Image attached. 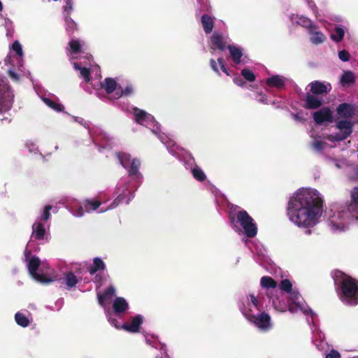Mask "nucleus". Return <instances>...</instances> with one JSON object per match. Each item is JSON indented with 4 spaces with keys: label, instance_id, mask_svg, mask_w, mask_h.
<instances>
[{
    "label": "nucleus",
    "instance_id": "obj_1",
    "mask_svg": "<svg viewBox=\"0 0 358 358\" xmlns=\"http://www.w3.org/2000/svg\"><path fill=\"white\" fill-rule=\"evenodd\" d=\"M323 212V200L316 189H302L290 198L287 213L299 227H313Z\"/></svg>",
    "mask_w": 358,
    "mask_h": 358
},
{
    "label": "nucleus",
    "instance_id": "obj_2",
    "mask_svg": "<svg viewBox=\"0 0 358 358\" xmlns=\"http://www.w3.org/2000/svg\"><path fill=\"white\" fill-rule=\"evenodd\" d=\"M335 283H339L340 299L346 300L352 305L358 303V281L342 271H337L334 276Z\"/></svg>",
    "mask_w": 358,
    "mask_h": 358
},
{
    "label": "nucleus",
    "instance_id": "obj_3",
    "mask_svg": "<svg viewBox=\"0 0 358 358\" xmlns=\"http://www.w3.org/2000/svg\"><path fill=\"white\" fill-rule=\"evenodd\" d=\"M229 220L231 227L234 230H240L237 225V224H239L247 237L253 238L257 235V224L246 210H241L236 213H230Z\"/></svg>",
    "mask_w": 358,
    "mask_h": 358
},
{
    "label": "nucleus",
    "instance_id": "obj_4",
    "mask_svg": "<svg viewBox=\"0 0 358 358\" xmlns=\"http://www.w3.org/2000/svg\"><path fill=\"white\" fill-rule=\"evenodd\" d=\"M14 95L9 85L5 80L0 79V112L10 109L13 102Z\"/></svg>",
    "mask_w": 358,
    "mask_h": 358
},
{
    "label": "nucleus",
    "instance_id": "obj_5",
    "mask_svg": "<svg viewBox=\"0 0 358 358\" xmlns=\"http://www.w3.org/2000/svg\"><path fill=\"white\" fill-rule=\"evenodd\" d=\"M40 265L41 260L38 257L34 256L29 259L28 263V271L30 275L36 281L43 284H48L53 282V279L52 278L44 274L37 273Z\"/></svg>",
    "mask_w": 358,
    "mask_h": 358
},
{
    "label": "nucleus",
    "instance_id": "obj_6",
    "mask_svg": "<svg viewBox=\"0 0 358 358\" xmlns=\"http://www.w3.org/2000/svg\"><path fill=\"white\" fill-rule=\"evenodd\" d=\"M245 317L262 331H267L272 327L271 317L265 312H262L257 315L246 314Z\"/></svg>",
    "mask_w": 358,
    "mask_h": 358
},
{
    "label": "nucleus",
    "instance_id": "obj_7",
    "mask_svg": "<svg viewBox=\"0 0 358 358\" xmlns=\"http://www.w3.org/2000/svg\"><path fill=\"white\" fill-rule=\"evenodd\" d=\"M336 127L341 131V133L335 136L336 141H342L349 137L352 133L353 123L347 120H340L336 124Z\"/></svg>",
    "mask_w": 358,
    "mask_h": 358
},
{
    "label": "nucleus",
    "instance_id": "obj_8",
    "mask_svg": "<svg viewBox=\"0 0 358 358\" xmlns=\"http://www.w3.org/2000/svg\"><path fill=\"white\" fill-rule=\"evenodd\" d=\"M313 117L317 124H322L324 122H332L334 117L332 111L328 107H324L313 114Z\"/></svg>",
    "mask_w": 358,
    "mask_h": 358
},
{
    "label": "nucleus",
    "instance_id": "obj_9",
    "mask_svg": "<svg viewBox=\"0 0 358 358\" xmlns=\"http://www.w3.org/2000/svg\"><path fill=\"white\" fill-rule=\"evenodd\" d=\"M227 41L226 37L222 34L215 32L210 38V49L224 51L227 48Z\"/></svg>",
    "mask_w": 358,
    "mask_h": 358
},
{
    "label": "nucleus",
    "instance_id": "obj_10",
    "mask_svg": "<svg viewBox=\"0 0 358 358\" xmlns=\"http://www.w3.org/2000/svg\"><path fill=\"white\" fill-rule=\"evenodd\" d=\"M143 322V317L141 315H136L131 318L130 324L124 323L122 325V329L129 333H138Z\"/></svg>",
    "mask_w": 358,
    "mask_h": 358
},
{
    "label": "nucleus",
    "instance_id": "obj_11",
    "mask_svg": "<svg viewBox=\"0 0 358 358\" xmlns=\"http://www.w3.org/2000/svg\"><path fill=\"white\" fill-rule=\"evenodd\" d=\"M336 112L340 117L350 118L355 115L356 106L352 103H343L338 106Z\"/></svg>",
    "mask_w": 358,
    "mask_h": 358
},
{
    "label": "nucleus",
    "instance_id": "obj_12",
    "mask_svg": "<svg viewBox=\"0 0 358 358\" xmlns=\"http://www.w3.org/2000/svg\"><path fill=\"white\" fill-rule=\"evenodd\" d=\"M350 197L351 201L348 209L352 217L358 220V186L351 191Z\"/></svg>",
    "mask_w": 358,
    "mask_h": 358
},
{
    "label": "nucleus",
    "instance_id": "obj_13",
    "mask_svg": "<svg viewBox=\"0 0 358 358\" xmlns=\"http://www.w3.org/2000/svg\"><path fill=\"white\" fill-rule=\"evenodd\" d=\"M309 85L310 86V92L315 95L328 93L331 89L329 83L325 84L318 80L310 83Z\"/></svg>",
    "mask_w": 358,
    "mask_h": 358
},
{
    "label": "nucleus",
    "instance_id": "obj_14",
    "mask_svg": "<svg viewBox=\"0 0 358 358\" xmlns=\"http://www.w3.org/2000/svg\"><path fill=\"white\" fill-rule=\"evenodd\" d=\"M304 101L305 107L310 110L319 108L322 104V101L320 99L316 97L315 94L308 93L306 94Z\"/></svg>",
    "mask_w": 358,
    "mask_h": 358
},
{
    "label": "nucleus",
    "instance_id": "obj_15",
    "mask_svg": "<svg viewBox=\"0 0 358 358\" xmlns=\"http://www.w3.org/2000/svg\"><path fill=\"white\" fill-rule=\"evenodd\" d=\"M113 311L116 315L123 313L129 308V304L123 297H116L113 304Z\"/></svg>",
    "mask_w": 358,
    "mask_h": 358
},
{
    "label": "nucleus",
    "instance_id": "obj_16",
    "mask_svg": "<svg viewBox=\"0 0 358 358\" xmlns=\"http://www.w3.org/2000/svg\"><path fill=\"white\" fill-rule=\"evenodd\" d=\"M117 81L112 78H106L103 82L101 83V88L104 89L108 94L116 92L118 89Z\"/></svg>",
    "mask_w": 358,
    "mask_h": 358
},
{
    "label": "nucleus",
    "instance_id": "obj_17",
    "mask_svg": "<svg viewBox=\"0 0 358 358\" xmlns=\"http://www.w3.org/2000/svg\"><path fill=\"white\" fill-rule=\"evenodd\" d=\"M227 49L229 51L231 57L236 64H241V57L243 56L242 50L234 45H228Z\"/></svg>",
    "mask_w": 358,
    "mask_h": 358
},
{
    "label": "nucleus",
    "instance_id": "obj_18",
    "mask_svg": "<svg viewBox=\"0 0 358 358\" xmlns=\"http://www.w3.org/2000/svg\"><path fill=\"white\" fill-rule=\"evenodd\" d=\"M203 31L206 34L212 32L214 27V21L212 17L208 14H203L201 19Z\"/></svg>",
    "mask_w": 358,
    "mask_h": 358
},
{
    "label": "nucleus",
    "instance_id": "obj_19",
    "mask_svg": "<svg viewBox=\"0 0 358 358\" xmlns=\"http://www.w3.org/2000/svg\"><path fill=\"white\" fill-rule=\"evenodd\" d=\"M115 294V289L113 286H109L103 294L98 293L97 298L99 305L104 306V301L111 299Z\"/></svg>",
    "mask_w": 358,
    "mask_h": 358
},
{
    "label": "nucleus",
    "instance_id": "obj_20",
    "mask_svg": "<svg viewBox=\"0 0 358 358\" xmlns=\"http://www.w3.org/2000/svg\"><path fill=\"white\" fill-rule=\"evenodd\" d=\"M340 82L343 87H347L354 84L356 82V78L354 73L350 71H344L343 74L341 77Z\"/></svg>",
    "mask_w": 358,
    "mask_h": 358
},
{
    "label": "nucleus",
    "instance_id": "obj_21",
    "mask_svg": "<svg viewBox=\"0 0 358 358\" xmlns=\"http://www.w3.org/2000/svg\"><path fill=\"white\" fill-rule=\"evenodd\" d=\"M106 265L103 260L99 257H95L93 259V265L88 268L90 275L95 274L98 271L104 270Z\"/></svg>",
    "mask_w": 358,
    "mask_h": 358
},
{
    "label": "nucleus",
    "instance_id": "obj_22",
    "mask_svg": "<svg viewBox=\"0 0 358 358\" xmlns=\"http://www.w3.org/2000/svg\"><path fill=\"white\" fill-rule=\"evenodd\" d=\"M309 34L311 35L310 41L313 44H320L324 43L326 40L324 34L321 31H316V29L310 30Z\"/></svg>",
    "mask_w": 358,
    "mask_h": 358
},
{
    "label": "nucleus",
    "instance_id": "obj_23",
    "mask_svg": "<svg viewBox=\"0 0 358 358\" xmlns=\"http://www.w3.org/2000/svg\"><path fill=\"white\" fill-rule=\"evenodd\" d=\"M296 23L300 26L308 29V31L311 29H317V25L313 23L309 18L304 16L297 17Z\"/></svg>",
    "mask_w": 358,
    "mask_h": 358
},
{
    "label": "nucleus",
    "instance_id": "obj_24",
    "mask_svg": "<svg viewBox=\"0 0 358 358\" xmlns=\"http://www.w3.org/2000/svg\"><path fill=\"white\" fill-rule=\"evenodd\" d=\"M267 85L270 87H275L278 89H281L285 86L283 79L279 76H273L266 80Z\"/></svg>",
    "mask_w": 358,
    "mask_h": 358
},
{
    "label": "nucleus",
    "instance_id": "obj_25",
    "mask_svg": "<svg viewBox=\"0 0 358 358\" xmlns=\"http://www.w3.org/2000/svg\"><path fill=\"white\" fill-rule=\"evenodd\" d=\"M133 92V87L130 86H127L124 89H122V87H119L118 89L115 92L114 95L110 97V99H118L122 96H129Z\"/></svg>",
    "mask_w": 358,
    "mask_h": 358
},
{
    "label": "nucleus",
    "instance_id": "obj_26",
    "mask_svg": "<svg viewBox=\"0 0 358 358\" xmlns=\"http://www.w3.org/2000/svg\"><path fill=\"white\" fill-rule=\"evenodd\" d=\"M101 203L97 199H85L83 201V206L87 212L96 210Z\"/></svg>",
    "mask_w": 358,
    "mask_h": 358
},
{
    "label": "nucleus",
    "instance_id": "obj_27",
    "mask_svg": "<svg viewBox=\"0 0 358 358\" xmlns=\"http://www.w3.org/2000/svg\"><path fill=\"white\" fill-rule=\"evenodd\" d=\"M141 166V162L139 159L134 158L133 159L131 165L128 166L129 176L134 177L137 176L139 174V168Z\"/></svg>",
    "mask_w": 358,
    "mask_h": 358
},
{
    "label": "nucleus",
    "instance_id": "obj_28",
    "mask_svg": "<svg viewBox=\"0 0 358 358\" xmlns=\"http://www.w3.org/2000/svg\"><path fill=\"white\" fill-rule=\"evenodd\" d=\"M45 234V229L43 224L38 223L33 226V236L37 240H43Z\"/></svg>",
    "mask_w": 358,
    "mask_h": 358
},
{
    "label": "nucleus",
    "instance_id": "obj_29",
    "mask_svg": "<svg viewBox=\"0 0 358 358\" xmlns=\"http://www.w3.org/2000/svg\"><path fill=\"white\" fill-rule=\"evenodd\" d=\"M148 115L149 114L143 110H141L138 108H134V119L138 124H143V122L145 121Z\"/></svg>",
    "mask_w": 358,
    "mask_h": 358
},
{
    "label": "nucleus",
    "instance_id": "obj_30",
    "mask_svg": "<svg viewBox=\"0 0 358 358\" xmlns=\"http://www.w3.org/2000/svg\"><path fill=\"white\" fill-rule=\"evenodd\" d=\"M345 31L343 27L336 26L334 29V32L331 34V38L336 42H341L344 37Z\"/></svg>",
    "mask_w": 358,
    "mask_h": 358
},
{
    "label": "nucleus",
    "instance_id": "obj_31",
    "mask_svg": "<svg viewBox=\"0 0 358 358\" xmlns=\"http://www.w3.org/2000/svg\"><path fill=\"white\" fill-rule=\"evenodd\" d=\"M74 68L80 71V76L85 82L89 83L91 80L90 71L89 69L81 67L78 63L74 64Z\"/></svg>",
    "mask_w": 358,
    "mask_h": 358
},
{
    "label": "nucleus",
    "instance_id": "obj_32",
    "mask_svg": "<svg viewBox=\"0 0 358 358\" xmlns=\"http://www.w3.org/2000/svg\"><path fill=\"white\" fill-rule=\"evenodd\" d=\"M260 283L262 287L269 289L275 288L277 287V282L270 276H263L261 278Z\"/></svg>",
    "mask_w": 358,
    "mask_h": 358
},
{
    "label": "nucleus",
    "instance_id": "obj_33",
    "mask_svg": "<svg viewBox=\"0 0 358 358\" xmlns=\"http://www.w3.org/2000/svg\"><path fill=\"white\" fill-rule=\"evenodd\" d=\"M66 285L69 288L73 287L78 282V278L73 272H68L65 275Z\"/></svg>",
    "mask_w": 358,
    "mask_h": 358
},
{
    "label": "nucleus",
    "instance_id": "obj_34",
    "mask_svg": "<svg viewBox=\"0 0 358 358\" xmlns=\"http://www.w3.org/2000/svg\"><path fill=\"white\" fill-rule=\"evenodd\" d=\"M15 320L16 323L22 327H27L29 324L27 317L23 313L19 312L15 315Z\"/></svg>",
    "mask_w": 358,
    "mask_h": 358
},
{
    "label": "nucleus",
    "instance_id": "obj_35",
    "mask_svg": "<svg viewBox=\"0 0 358 358\" xmlns=\"http://www.w3.org/2000/svg\"><path fill=\"white\" fill-rule=\"evenodd\" d=\"M117 158L121 164V165L125 168H128V165L130 162L131 155L129 154H127L125 152H118L117 154Z\"/></svg>",
    "mask_w": 358,
    "mask_h": 358
},
{
    "label": "nucleus",
    "instance_id": "obj_36",
    "mask_svg": "<svg viewBox=\"0 0 358 358\" xmlns=\"http://www.w3.org/2000/svg\"><path fill=\"white\" fill-rule=\"evenodd\" d=\"M193 177L198 181L203 182L206 180V176L201 169L195 166L192 169Z\"/></svg>",
    "mask_w": 358,
    "mask_h": 358
},
{
    "label": "nucleus",
    "instance_id": "obj_37",
    "mask_svg": "<svg viewBox=\"0 0 358 358\" xmlns=\"http://www.w3.org/2000/svg\"><path fill=\"white\" fill-rule=\"evenodd\" d=\"M45 103L57 112H61L64 110V106L61 103H57L50 99H44Z\"/></svg>",
    "mask_w": 358,
    "mask_h": 358
},
{
    "label": "nucleus",
    "instance_id": "obj_38",
    "mask_svg": "<svg viewBox=\"0 0 358 358\" xmlns=\"http://www.w3.org/2000/svg\"><path fill=\"white\" fill-rule=\"evenodd\" d=\"M69 45L71 54H78L81 52V45L78 40L73 39L69 41Z\"/></svg>",
    "mask_w": 358,
    "mask_h": 358
},
{
    "label": "nucleus",
    "instance_id": "obj_39",
    "mask_svg": "<svg viewBox=\"0 0 358 358\" xmlns=\"http://www.w3.org/2000/svg\"><path fill=\"white\" fill-rule=\"evenodd\" d=\"M65 21L66 31L71 34H73L77 29L76 23L69 16L65 17Z\"/></svg>",
    "mask_w": 358,
    "mask_h": 358
},
{
    "label": "nucleus",
    "instance_id": "obj_40",
    "mask_svg": "<svg viewBox=\"0 0 358 358\" xmlns=\"http://www.w3.org/2000/svg\"><path fill=\"white\" fill-rule=\"evenodd\" d=\"M280 289L287 293H291L292 291V284L288 279L282 280L280 285Z\"/></svg>",
    "mask_w": 358,
    "mask_h": 358
},
{
    "label": "nucleus",
    "instance_id": "obj_41",
    "mask_svg": "<svg viewBox=\"0 0 358 358\" xmlns=\"http://www.w3.org/2000/svg\"><path fill=\"white\" fill-rule=\"evenodd\" d=\"M241 75L249 82H254L256 79L255 73L248 69H243L241 71Z\"/></svg>",
    "mask_w": 358,
    "mask_h": 358
},
{
    "label": "nucleus",
    "instance_id": "obj_42",
    "mask_svg": "<svg viewBox=\"0 0 358 358\" xmlns=\"http://www.w3.org/2000/svg\"><path fill=\"white\" fill-rule=\"evenodd\" d=\"M73 0H65V5L64 6V10L66 16H69L73 10Z\"/></svg>",
    "mask_w": 358,
    "mask_h": 358
},
{
    "label": "nucleus",
    "instance_id": "obj_43",
    "mask_svg": "<svg viewBox=\"0 0 358 358\" xmlns=\"http://www.w3.org/2000/svg\"><path fill=\"white\" fill-rule=\"evenodd\" d=\"M12 50L15 51L18 56L22 55V45L17 41H15L12 44Z\"/></svg>",
    "mask_w": 358,
    "mask_h": 358
},
{
    "label": "nucleus",
    "instance_id": "obj_44",
    "mask_svg": "<svg viewBox=\"0 0 358 358\" xmlns=\"http://www.w3.org/2000/svg\"><path fill=\"white\" fill-rule=\"evenodd\" d=\"M338 57L343 62H348L350 59V55L348 51L343 50L338 52Z\"/></svg>",
    "mask_w": 358,
    "mask_h": 358
},
{
    "label": "nucleus",
    "instance_id": "obj_45",
    "mask_svg": "<svg viewBox=\"0 0 358 358\" xmlns=\"http://www.w3.org/2000/svg\"><path fill=\"white\" fill-rule=\"evenodd\" d=\"M52 209V206H50V205H48L46 206L45 208H44V210H43V215L41 216V220H43V221H47L50 216V210Z\"/></svg>",
    "mask_w": 358,
    "mask_h": 358
},
{
    "label": "nucleus",
    "instance_id": "obj_46",
    "mask_svg": "<svg viewBox=\"0 0 358 358\" xmlns=\"http://www.w3.org/2000/svg\"><path fill=\"white\" fill-rule=\"evenodd\" d=\"M325 143L321 141H315L313 143V148L317 151H322L325 145Z\"/></svg>",
    "mask_w": 358,
    "mask_h": 358
},
{
    "label": "nucleus",
    "instance_id": "obj_47",
    "mask_svg": "<svg viewBox=\"0 0 358 358\" xmlns=\"http://www.w3.org/2000/svg\"><path fill=\"white\" fill-rule=\"evenodd\" d=\"M326 358H341V354L336 350H331L327 355Z\"/></svg>",
    "mask_w": 358,
    "mask_h": 358
},
{
    "label": "nucleus",
    "instance_id": "obj_48",
    "mask_svg": "<svg viewBox=\"0 0 358 358\" xmlns=\"http://www.w3.org/2000/svg\"><path fill=\"white\" fill-rule=\"evenodd\" d=\"M234 83L240 87H243L246 83L243 78L241 77H236L234 78Z\"/></svg>",
    "mask_w": 358,
    "mask_h": 358
},
{
    "label": "nucleus",
    "instance_id": "obj_49",
    "mask_svg": "<svg viewBox=\"0 0 358 358\" xmlns=\"http://www.w3.org/2000/svg\"><path fill=\"white\" fill-rule=\"evenodd\" d=\"M210 65L211 69L215 72H216L217 73H219V69H218V67H217V62H216V61L214 59H210Z\"/></svg>",
    "mask_w": 358,
    "mask_h": 358
},
{
    "label": "nucleus",
    "instance_id": "obj_50",
    "mask_svg": "<svg viewBox=\"0 0 358 358\" xmlns=\"http://www.w3.org/2000/svg\"><path fill=\"white\" fill-rule=\"evenodd\" d=\"M250 299H251V302L252 303L253 306L257 309H259V308L258 306H259V301L257 299V298L255 296V295L254 294H250Z\"/></svg>",
    "mask_w": 358,
    "mask_h": 358
},
{
    "label": "nucleus",
    "instance_id": "obj_51",
    "mask_svg": "<svg viewBox=\"0 0 358 358\" xmlns=\"http://www.w3.org/2000/svg\"><path fill=\"white\" fill-rule=\"evenodd\" d=\"M110 323H111L113 325H114V326H115V327L116 329H122V326L119 325V322H118L117 320L114 319V318H113V319H110Z\"/></svg>",
    "mask_w": 358,
    "mask_h": 358
},
{
    "label": "nucleus",
    "instance_id": "obj_52",
    "mask_svg": "<svg viewBox=\"0 0 358 358\" xmlns=\"http://www.w3.org/2000/svg\"><path fill=\"white\" fill-rule=\"evenodd\" d=\"M103 280V277L100 274H96L94 278V282L99 284V286L101 285Z\"/></svg>",
    "mask_w": 358,
    "mask_h": 358
},
{
    "label": "nucleus",
    "instance_id": "obj_53",
    "mask_svg": "<svg viewBox=\"0 0 358 358\" xmlns=\"http://www.w3.org/2000/svg\"><path fill=\"white\" fill-rule=\"evenodd\" d=\"M292 115L294 120L299 121L301 122H304V119L302 117H301L299 113H296V114L293 113Z\"/></svg>",
    "mask_w": 358,
    "mask_h": 358
},
{
    "label": "nucleus",
    "instance_id": "obj_54",
    "mask_svg": "<svg viewBox=\"0 0 358 358\" xmlns=\"http://www.w3.org/2000/svg\"><path fill=\"white\" fill-rule=\"evenodd\" d=\"M8 74L10 77L15 80H17L19 79L18 75L15 72L9 71Z\"/></svg>",
    "mask_w": 358,
    "mask_h": 358
},
{
    "label": "nucleus",
    "instance_id": "obj_55",
    "mask_svg": "<svg viewBox=\"0 0 358 358\" xmlns=\"http://www.w3.org/2000/svg\"><path fill=\"white\" fill-rule=\"evenodd\" d=\"M259 95L261 96L260 98V101L264 103H266V99H267V97L266 96V94H263L262 92L259 93Z\"/></svg>",
    "mask_w": 358,
    "mask_h": 358
},
{
    "label": "nucleus",
    "instance_id": "obj_56",
    "mask_svg": "<svg viewBox=\"0 0 358 358\" xmlns=\"http://www.w3.org/2000/svg\"><path fill=\"white\" fill-rule=\"evenodd\" d=\"M289 294L293 299L297 300L299 299V294L297 292H291Z\"/></svg>",
    "mask_w": 358,
    "mask_h": 358
},
{
    "label": "nucleus",
    "instance_id": "obj_57",
    "mask_svg": "<svg viewBox=\"0 0 358 358\" xmlns=\"http://www.w3.org/2000/svg\"><path fill=\"white\" fill-rule=\"evenodd\" d=\"M217 62L219 65L221 66L222 65H224V59L223 57H220L217 59Z\"/></svg>",
    "mask_w": 358,
    "mask_h": 358
},
{
    "label": "nucleus",
    "instance_id": "obj_58",
    "mask_svg": "<svg viewBox=\"0 0 358 358\" xmlns=\"http://www.w3.org/2000/svg\"><path fill=\"white\" fill-rule=\"evenodd\" d=\"M220 68H221L222 71L224 73H226L227 75H228V76L229 75V72H228V71H227V68L225 67V65H222V66H220Z\"/></svg>",
    "mask_w": 358,
    "mask_h": 358
},
{
    "label": "nucleus",
    "instance_id": "obj_59",
    "mask_svg": "<svg viewBox=\"0 0 358 358\" xmlns=\"http://www.w3.org/2000/svg\"><path fill=\"white\" fill-rule=\"evenodd\" d=\"M3 10V4L2 2L0 1V12Z\"/></svg>",
    "mask_w": 358,
    "mask_h": 358
},
{
    "label": "nucleus",
    "instance_id": "obj_60",
    "mask_svg": "<svg viewBox=\"0 0 358 358\" xmlns=\"http://www.w3.org/2000/svg\"><path fill=\"white\" fill-rule=\"evenodd\" d=\"M6 121H7L8 122H10V120L8 119V118H6L5 119Z\"/></svg>",
    "mask_w": 358,
    "mask_h": 358
},
{
    "label": "nucleus",
    "instance_id": "obj_61",
    "mask_svg": "<svg viewBox=\"0 0 358 358\" xmlns=\"http://www.w3.org/2000/svg\"><path fill=\"white\" fill-rule=\"evenodd\" d=\"M80 211H83V207L80 208Z\"/></svg>",
    "mask_w": 358,
    "mask_h": 358
},
{
    "label": "nucleus",
    "instance_id": "obj_62",
    "mask_svg": "<svg viewBox=\"0 0 358 358\" xmlns=\"http://www.w3.org/2000/svg\"><path fill=\"white\" fill-rule=\"evenodd\" d=\"M357 358H358V357H357Z\"/></svg>",
    "mask_w": 358,
    "mask_h": 358
}]
</instances>
